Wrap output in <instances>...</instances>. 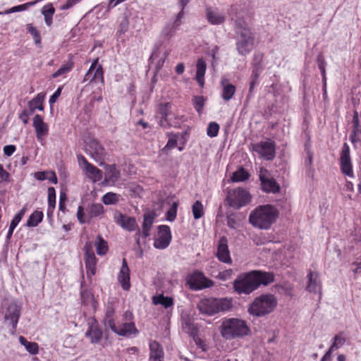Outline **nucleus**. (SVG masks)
Here are the masks:
<instances>
[{
  "mask_svg": "<svg viewBox=\"0 0 361 361\" xmlns=\"http://www.w3.org/2000/svg\"><path fill=\"white\" fill-rule=\"evenodd\" d=\"M104 207L100 203L92 204L88 209V219L97 217L103 214Z\"/></svg>",
  "mask_w": 361,
  "mask_h": 361,
  "instance_id": "nucleus-37",
  "label": "nucleus"
},
{
  "mask_svg": "<svg viewBox=\"0 0 361 361\" xmlns=\"http://www.w3.org/2000/svg\"><path fill=\"white\" fill-rule=\"evenodd\" d=\"M0 182H11V175L6 171L2 164H0Z\"/></svg>",
  "mask_w": 361,
  "mask_h": 361,
  "instance_id": "nucleus-55",
  "label": "nucleus"
},
{
  "mask_svg": "<svg viewBox=\"0 0 361 361\" xmlns=\"http://www.w3.org/2000/svg\"><path fill=\"white\" fill-rule=\"evenodd\" d=\"M95 247L97 253L99 255H104L108 252L109 248L107 242L105 241L100 235H99L97 238V240L95 242Z\"/></svg>",
  "mask_w": 361,
  "mask_h": 361,
  "instance_id": "nucleus-38",
  "label": "nucleus"
},
{
  "mask_svg": "<svg viewBox=\"0 0 361 361\" xmlns=\"http://www.w3.org/2000/svg\"><path fill=\"white\" fill-rule=\"evenodd\" d=\"M196 79L200 85L204 84V78L206 72L207 65L204 60L200 58L197 60L196 64Z\"/></svg>",
  "mask_w": 361,
  "mask_h": 361,
  "instance_id": "nucleus-29",
  "label": "nucleus"
},
{
  "mask_svg": "<svg viewBox=\"0 0 361 361\" xmlns=\"http://www.w3.org/2000/svg\"><path fill=\"white\" fill-rule=\"evenodd\" d=\"M221 336L226 340L243 338L250 334L247 322L239 318H224L220 326Z\"/></svg>",
  "mask_w": 361,
  "mask_h": 361,
  "instance_id": "nucleus-4",
  "label": "nucleus"
},
{
  "mask_svg": "<svg viewBox=\"0 0 361 361\" xmlns=\"http://www.w3.org/2000/svg\"><path fill=\"white\" fill-rule=\"evenodd\" d=\"M33 127L38 140H42L49 133L48 125L44 122L42 116L39 114L35 115L33 118Z\"/></svg>",
  "mask_w": 361,
  "mask_h": 361,
  "instance_id": "nucleus-21",
  "label": "nucleus"
},
{
  "mask_svg": "<svg viewBox=\"0 0 361 361\" xmlns=\"http://www.w3.org/2000/svg\"><path fill=\"white\" fill-rule=\"evenodd\" d=\"M241 7V4H239L232 5L228 13L232 19L234 16L236 17L234 27L236 50L239 55L245 56L253 49L255 36L239 13L242 10Z\"/></svg>",
  "mask_w": 361,
  "mask_h": 361,
  "instance_id": "nucleus-1",
  "label": "nucleus"
},
{
  "mask_svg": "<svg viewBox=\"0 0 361 361\" xmlns=\"http://www.w3.org/2000/svg\"><path fill=\"white\" fill-rule=\"evenodd\" d=\"M104 324L106 328L111 329V330L116 334L118 327L116 326L114 317L104 318Z\"/></svg>",
  "mask_w": 361,
  "mask_h": 361,
  "instance_id": "nucleus-56",
  "label": "nucleus"
},
{
  "mask_svg": "<svg viewBox=\"0 0 361 361\" xmlns=\"http://www.w3.org/2000/svg\"><path fill=\"white\" fill-rule=\"evenodd\" d=\"M307 290L312 293H321L322 284L319 279V274L317 271H309L307 274Z\"/></svg>",
  "mask_w": 361,
  "mask_h": 361,
  "instance_id": "nucleus-23",
  "label": "nucleus"
},
{
  "mask_svg": "<svg viewBox=\"0 0 361 361\" xmlns=\"http://www.w3.org/2000/svg\"><path fill=\"white\" fill-rule=\"evenodd\" d=\"M350 153V147L345 142L342 147L339 159L340 169L343 174L353 178L354 176V173Z\"/></svg>",
  "mask_w": 361,
  "mask_h": 361,
  "instance_id": "nucleus-13",
  "label": "nucleus"
},
{
  "mask_svg": "<svg viewBox=\"0 0 361 361\" xmlns=\"http://www.w3.org/2000/svg\"><path fill=\"white\" fill-rule=\"evenodd\" d=\"M118 281L123 290H128L130 289V269L125 258L122 260V266L118 275Z\"/></svg>",
  "mask_w": 361,
  "mask_h": 361,
  "instance_id": "nucleus-22",
  "label": "nucleus"
},
{
  "mask_svg": "<svg viewBox=\"0 0 361 361\" xmlns=\"http://www.w3.org/2000/svg\"><path fill=\"white\" fill-rule=\"evenodd\" d=\"M78 161L80 163L82 161L84 164V171L89 178L92 179L94 182L99 181L102 178V171L93 164L88 162L83 156L78 157Z\"/></svg>",
  "mask_w": 361,
  "mask_h": 361,
  "instance_id": "nucleus-20",
  "label": "nucleus"
},
{
  "mask_svg": "<svg viewBox=\"0 0 361 361\" xmlns=\"http://www.w3.org/2000/svg\"><path fill=\"white\" fill-rule=\"evenodd\" d=\"M99 62V59L97 58L96 59H94L93 61V62L92 63L88 71L87 72V73L85 74V77H84V79H83V82H92L93 81V78H92V73H93V71H94V69L96 68V66L97 65Z\"/></svg>",
  "mask_w": 361,
  "mask_h": 361,
  "instance_id": "nucleus-51",
  "label": "nucleus"
},
{
  "mask_svg": "<svg viewBox=\"0 0 361 361\" xmlns=\"http://www.w3.org/2000/svg\"><path fill=\"white\" fill-rule=\"evenodd\" d=\"M56 207V190L53 187L48 188V208Z\"/></svg>",
  "mask_w": 361,
  "mask_h": 361,
  "instance_id": "nucleus-49",
  "label": "nucleus"
},
{
  "mask_svg": "<svg viewBox=\"0 0 361 361\" xmlns=\"http://www.w3.org/2000/svg\"><path fill=\"white\" fill-rule=\"evenodd\" d=\"M177 207H178V203L173 202L172 206L167 211L166 219L169 221H173L175 220L176 215H177Z\"/></svg>",
  "mask_w": 361,
  "mask_h": 361,
  "instance_id": "nucleus-53",
  "label": "nucleus"
},
{
  "mask_svg": "<svg viewBox=\"0 0 361 361\" xmlns=\"http://www.w3.org/2000/svg\"><path fill=\"white\" fill-rule=\"evenodd\" d=\"M216 256L218 259L223 263L228 264L232 263V259L228 245V239L226 236H221L219 238Z\"/></svg>",
  "mask_w": 361,
  "mask_h": 361,
  "instance_id": "nucleus-16",
  "label": "nucleus"
},
{
  "mask_svg": "<svg viewBox=\"0 0 361 361\" xmlns=\"http://www.w3.org/2000/svg\"><path fill=\"white\" fill-rule=\"evenodd\" d=\"M80 1L81 0H67L63 5L60 6V9L62 11L69 9L79 3Z\"/></svg>",
  "mask_w": 361,
  "mask_h": 361,
  "instance_id": "nucleus-62",
  "label": "nucleus"
},
{
  "mask_svg": "<svg viewBox=\"0 0 361 361\" xmlns=\"http://www.w3.org/2000/svg\"><path fill=\"white\" fill-rule=\"evenodd\" d=\"M171 238L170 227L167 225H160L158 226V237L154 239V246L157 249H165L169 245Z\"/></svg>",
  "mask_w": 361,
  "mask_h": 361,
  "instance_id": "nucleus-14",
  "label": "nucleus"
},
{
  "mask_svg": "<svg viewBox=\"0 0 361 361\" xmlns=\"http://www.w3.org/2000/svg\"><path fill=\"white\" fill-rule=\"evenodd\" d=\"M187 283L191 290H200L212 287L214 282L199 271H194L188 278Z\"/></svg>",
  "mask_w": 361,
  "mask_h": 361,
  "instance_id": "nucleus-8",
  "label": "nucleus"
},
{
  "mask_svg": "<svg viewBox=\"0 0 361 361\" xmlns=\"http://www.w3.org/2000/svg\"><path fill=\"white\" fill-rule=\"evenodd\" d=\"M219 130V125L216 122H211L209 123L207 134L210 137H215L218 135Z\"/></svg>",
  "mask_w": 361,
  "mask_h": 361,
  "instance_id": "nucleus-48",
  "label": "nucleus"
},
{
  "mask_svg": "<svg viewBox=\"0 0 361 361\" xmlns=\"http://www.w3.org/2000/svg\"><path fill=\"white\" fill-rule=\"evenodd\" d=\"M172 104L170 102L160 103L158 105V114L160 116L169 117L171 114Z\"/></svg>",
  "mask_w": 361,
  "mask_h": 361,
  "instance_id": "nucleus-44",
  "label": "nucleus"
},
{
  "mask_svg": "<svg viewBox=\"0 0 361 361\" xmlns=\"http://www.w3.org/2000/svg\"><path fill=\"white\" fill-rule=\"evenodd\" d=\"M21 314V307L16 302L10 303L4 314V322L10 326L11 334L16 331L17 324Z\"/></svg>",
  "mask_w": 361,
  "mask_h": 361,
  "instance_id": "nucleus-10",
  "label": "nucleus"
},
{
  "mask_svg": "<svg viewBox=\"0 0 361 361\" xmlns=\"http://www.w3.org/2000/svg\"><path fill=\"white\" fill-rule=\"evenodd\" d=\"M85 151L95 161L100 164L103 163L106 157V150L97 140L90 139L86 143Z\"/></svg>",
  "mask_w": 361,
  "mask_h": 361,
  "instance_id": "nucleus-12",
  "label": "nucleus"
},
{
  "mask_svg": "<svg viewBox=\"0 0 361 361\" xmlns=\"http://www.w3.org/2000/svg\"><path fill=\"white\" fill-rule=\"evenodd\" d=\"M206 18L210 24L217 25L223 24L226 20V16L217 8L207 6L206 8Z\"/></svg>",
  "mask_w": 361,
  "mask_h": 361,
  "instance_id": "nucleus-19",
  "label": "nucleus"
},
{
  "mask_svg": "<svg viewBox=\"0 0 361 361\" xmlns=\"http://www.w3.org/2000/svg\"><path fill=\"white\" fill-rule=\"evenodd\" d=\"M44 214L42 211L36 210L32 213L26 223L27 227H35L43 220Z\"/></svg>",
  "mask_w": 361,
  "mask_h": 361,
  "instance_id": "nucleus-31",
  "label": "nucleus"
},
{
  "mask_svg": "<svg viewBox=\"0 0 361 361\" xmlns=\"http://www.w3.org/2000/svg\"><path fill=\"white\" fill-rule=\"evenodd\" d=\"M184 15H185L184 10L180 9V11L176 15V19H175L173 23L172 24V25L176 29H178L179 27V26L181 25V23H182L181 20L183 18Z\"/></svg>",
  "mask_w": 361,
  "mask_h": 361,
  "instance_id": "nucleus-59",
  "label": "nucleus"
},
{
  "mask_svg": "<svg viewBox=\"0 0 361 361\" xmlns=\"http://www.w3.org/2000/svg\"><path fill=\"white\" fill-rule=\"evenodd\" d=\"M94 73H92V78L93 80H99L103 82L104 81V71L102 65L97 63L96 66V68L93 71Z\"/></svg>",
  "mask_w": 361,
  "mask_h": 361,
  "instance_id": "nucleus-52",
  "label": "nucleus"
},
{
  "mask_svg": "<svg viewBox=\"0 0 361 361\" xmlns=\"http://www.w3.org/2000/svg\"><path fill=\"white\" fill-rule=\"evenodd\" d=\"M45 97V94L43 93H39L35 97H34L28 103L29 106H32V112H35L36 109L39 111L44 110L43 102Z\"/></svg>",
  "mask_w": 361,
  "mask_h": 361,
  "instance_id": "nucleus-32",
  "label": "nucleus"
},
{
  "mask_svg": "<svg viewBox=\"0 0 361 361\" xmlns=\"http://www.w3.org/2000/svg\"><path fill=\"white\" fill-rule=\"evenodd\" d=\"M114 220L117 224L128 231H135L139 228L135 218L133 216H128L121 213H118L115 215Z\"/></svg>",
  "mask_w": 361,
  "mask_h": 361,
  "instance_id": "nucleus-17",
  "label": "nucleus"
},
{
  "mask_svg": "<svg viewBox=\"0 0 361 361\" xmlns=\"http://www.w3.org/2000/svg\"><path fill=\"white\" fill-rule=\"evenodd\" d=\"M156 215L154 213L145 214L142 225V238H147L150 235V231L154 224Z\"/></svg>",
  "mask_w": 361,
  "mask_h": 361,
  "instance_id": "nucleus-26",
  "label": "nucleus"
},
{
  "mask_svg": "<svg viewBox=\"0 0 361 361\" xmlns=\"http://www.w3.org/2000/svg\"><path fill=\"white\" fill-rule=\"evenodd\" d=\"M84 260L85 264L87 276L91 279L92 276L96 273V267L97 264V259L93 250L92 243L90 241H87L84 246Z\"/></svg>",
  "mask_w": 361,
  "mask_h": 361,
  "instance_id": "nucleus-11",
  "label": "nucleus"
},
{
  "mask_svg": "<svg viewBox=\"0 0 361 361\" xmlns=\"http://www.w3.org/2000/svg\"><path fill=\"white\" fill-rule=\"evenodd\" d=\"M176 29L172 25H167L162 30L161 35L166 39H170L175 33Z\"/></svg>",
  "mask_w": 361,
  "mask_h": 361,
  "instance_id": "nucleus-54",
  "label": "nucleus"
},
{
  "mask_svg": "<svg viewBox=\"0 0 361 361\" xmlns=\"http://www.w3.org/2000/svg\"><path fill=\"white\" fill-rule=\"evenodd\" d=\"M27 211L26 206H24L13 218V219L11 221L9 227L11 228V229H15L18 224L20 223V221L23 218L25 212Z\"/></svg>",
  "mask_w": 361,
  "mask_h": 361,
  "instance_id": "nucleus-45",
  "label": "nucleus"
},
{
  "mask_svg": "<svg viewBox=\"0 0 361 361\" xmlns=\"http://www.w3.org/2000/svg\"><path fill=\"white\" fill-rule=\"evenodd\" d=\"M264 69V66H252V74L250 75L251 78H257L259 79V77L261 74V73L262 72Z\"/></svg>",
  "mask_w": 361,
  "mask_h": 361,
  "instance_id": "nucleus-64",
  "label": "nucleus"
},
{
  "mask_svg": "<svg viewBox=\"0 0 361 361\" xmlns=\"http://www.w3.org/2000/svg\"><path fill=\"white\" fill-rule=\"evenodd\" d=\"M80 297L82 303L85 305L94 303L93 294L88 290H82L80 291Z\"/></svg>",
  "mask_w": 361,
  "mask_h": 361,
  "instance_id": "nucleus-46",
  "label": "nucleus"
},
{
  "mask_svg": "<svg viewBox=\"0 0 361 361\" xmlns=\"http://www.w3.org/2000/svg\"><path fill=\"white\" fill-rule=\"evenodd\" d=\"M20 343L25 346L26 350L32 355H37L39 352V345L35 342L28 341L24 336L19 337Z\"/></svg>",
  "mask_w": 361,
  "mask_h": 361,
  "instance_id": "nucleus-33",
  "label": "nucleus"
},
{
  "mask_svg": "<svg viewBox=\"0 0 361 361\" xmlns=\"http://www.w3.org/2000/svg\"><path fill=\"white\" fill-rule=\"evenodd\" d=\"M152 303L155 305H161L165 309L171 307L174 305L173 299L171 297L164 296V294H158L152 297Z\"/></svg>",
  "mask_w": 361,
  "mask_h": 361,
  "instance_id": "nucleus-28",
  "label": "nucleus"
},
{
  "mask_svg": "<svg viewBox=\"0 0 361 361\" xmlns=\"http://www.w3.org/2000/svg\"><path fill=\"white\" fill-rule=\"evenodd\" d=\"M102 202L104 204H113L118 202V195L113 192H107L102 197Z\"/></svg>",
  "mask_w": 361,
  "mask_h": 361,
  "instance_id": "nucleus-47",
  "label": "nucleus"
},
{
  "mask_svg": "<svg viewBox=\"0 0 361 361\" xmlns=\"http://www.w3.org/2000/svg\"><path fill=\"white\" fill-rule=\"evenodd\" d=\"M259 83V79L253 78L250 77V82L249 84V92L247 95V99H250L253 96V91L255 87L258 85Z\"/></svg>",
  "mask_w": 361,
  "mask_h": 361,
  "instance_id": "nucleus-57",
  "label": "nucleus"
},
{
  "mask_svg": "<svg viewBox=\"0 0 361 361\" xmlns=\"http://www.w3.org/2000/svg\"><path fill=\"white\" fill-rule=\"evenodd\" d=\"M192 212L195 219H199L204 216V207L200 200H197L192 206Z\"/></svg>",
  "mask_w": 361,
  "mask_h": 361,
  "instance_id": "nucleus-41",
  "label": "nucleus"
},
{
  "mask_svg": "<svg viewBox=\"0 0 361 361\" xmlns=\"http://www.w3.org/2000/svg\"><path fill=\"white\" fill-rule=\"evenodd\" d=\"M263 54L262 53H255L253 56L252 66H263Z\"/></svg>",
  "mask_w": 361,
  "mask_h": 361,
  "instance_id": "nucleus-61",
  "label": "nucleus"
},
{
  "mask_svg": "<svg viewBox=\"0 0 361 361\" xmlns=\"http://www.w3.org/2000/svg\"><path fill=\"white\" fill-rule=\"evenodd\" d=\"M159 125L164 129H167L171 127L178 128L180 127V122L178 121H172V118L170 117L160 116Z\"/></svg>",
  "mask_w": 361,
  "mask_h": 361,
  "instance_id": "nucleus-40",
  "label": "nucleus"
},
{
  "mask_svg": "<svg viewBox=\"0 0 361 361\" xmlns=\"http://www.w3.org/2000/svg\"><path fill=\"white\" fill-rule=\"evenodd\" d=\"M197 308L202 314L213 316L219 312L230 311L233 308V300L228 298H207L200 300Z\"/></svg>",
  "mask_w": 361,
  "mask_h": 361,
  "instance_id": "nucleus-5",
  "label": "nucleus"
},
{
  "mask_svg": "<svg viewBox=\"0 0 361 361\" xmlns=\"http://www.w3.org/2000/svg\"><path fill=\"white\" fill-rule=\"evenodd\" d=\"M226 219L227 226L232 229H235L238 224L235 220V215L233 214H228Z\"/></svg>",
  "mask_w": 361,
  "mask_h": 361,
  "instance_id": "nucleus-60",
  "label": "nucleus"
},
{
  "mask_svg": "<svg viewBox=\"0 0 361 361\" xmlns=\"http://www.w3.org/2000/svg\"><path fill=\"white\" fill-rule=\"evenodd\" d=\"M346 341V338L343 336V333H339L334 336L332 338V343L329 348V350L334 352V350L342 347Z\"/></svg>",
  "mask_w": 361,
  "mask_h": 361,
  "instance_id": "nucleus-36",
  "label": "nucleus"
},
{
  "mask_svg": "<svg viewBox=\"0 0 361 361\" xmlns=\"http://www.w3.org/2000/svg\"><path fill=\"white\" fill-rule=\"evenodd\" d=\"M26 29L32 37L35 45L40 48L42 47V37L39 30L31 23L27 24Z\"/></svg>",
  "mask_w": 361,
  "mask_h": 361,
  "instance_id": "nucleus-34",
  "label": "nucleus"
},
{
  "mask_svg": "<svg viewBox=\"0 0 361 361\" xmlns=\"http://www.w3.org/2000/svg\"><path fill=\"white\" fill-rule=\"evenodd\" d=\"M88 329L85 336L88 338L92 344L98 343L103 337V331L100 329L98 322L94 317L90 318L87 322Z\"/></svg>",
  "mask_w": 361,
  "mask_h": 361,
  "instance_id": "nucleus-15",
  "label": "nucleus"
},
{
  "mask_svg": "<svg viewBox=\"0 0 361 361\" xmlns=\"http://www.w3.org/2000/svg\"><path fill=\"white\" fill-rule=\"evenodd\" d=\"M192 102L196 111L199 114H202L206 102L205 98L203 96H194Z\"/></svg>",
  "mask_w": 361,
  "mask_h": 361,
  "instance_id": "nucleus-43",
  "label": "nucleus"
},
{
  "mask_svg": "<svg viewBox=\"0 0 361 361\" xmlns=\"http://www.w3.org/2000/svg\"><path fill=\"white\" fill-rule=\"evenodd\" d=\"M278 210L272 205L266 204L257 207L249 216L250 223L260 229H268L276 221Z\"/></svg>",
  "mask_w": 361,
  "mask_h": 361,
  "instance_id": "nucleus-3",
  "label": "nucleus"
},
{
  "mask_svg": "<svg viewBox=\"0 0 361 361\" xmlns=\"http://www.w3.org/2000/svg\"><path fill=\"white\" fill-rule=\"evenodd\" d=\"M73 68V62H68L62 65L56 72L51 75L52 78H56L69 73Z\"/></svg>",
  "mask_w": 361,
  "mask_h": 361,
  "instance_id": "nucleus-42",
  "label": "nucleus"
},
{
  "mask_svg": "<svg viewBox=\"0 0 361 361\" xmlns=\"http://www.w3.org/2000/svg\"><path fill=\"white\" fill-rule=\"evenodd\" d=\"M4 154L5 156H11L16 150V147L13 145H8L4 147Z\"/></svg>",
  "mask_w": 361,
  "mask_h": 361,
  "instance_id": "nucleus-63",
  "label": "nucleus"
},
{
  "mask_svg": "<svg viewBox=\"0 0 361 361\" xmlns=\"http://www.w3.org/2000/svg\"><path fill=\"white\" fill-rule=\"evenodd\" d=\"M277 300L272 294H262L254 299L248 305V313L257 317L266 316L274 311Z\"/></svg>",
  "mask_w": 361,
  "mask_h": 361,
  "instance_id": "nucleus-6",
  "label": "nucleus"
},
{
  "mask_svg": "<svg viewBox=\"0 0 361 361\" xmlns=\"http://www.w3.org/2000/svg\"><path fill=\"white\" fill-rule=\"evenodd\" d=\"M250 192L242 188H235L228 192L226 201L228 204L235 209H238L251 202Z\"/></svg>",
  "mask_w": 361,
  "mask_h": 361,
  "instance_id": "nucleus-7",
  "label": "nucleus"
},
{
  "mask_svg": "<svg viewBox=\"0 0 361 361\" xmlns=\"http://www.w3.org/2000/svg\"><path fill=\"white\" fill-rule=\"evenodd\" d=\"M120 177V172L118 171L115 165L110 166L106 173V180L114 183Z\"/></svg>",
  "mask_w": 361,
  "mask_h": 361,
  "instance_id": "nucleus-39",
  "label": "nucleus"
},
{
  "mask_svg": "<svg viewBox=\"0 0 361 361\" xmlns=\"http://www.w3.org/2000/svg\"><path fill=\"white\" fill-rule=\"evenodd\" d=\"M55 13V8L52 4H47L42 8V13L44 16L45 24L50 27L52 25V18Z\"/></svg>",
  "mask_w": 361,
  "mask_h": 361,
  "instance_id": "nucleus-30",
  "label": "nucleus"
},
{
  "mask_svg": "<svg viewBox=\"0 0 361 361\" xmlns=\"http://www.w3.org/2000/svg\"><path fill=\"white\" fill-rule=\"evenodd\" d=\"M262 190L267 193H278L280 192L281 187L276 180L266 174L259 175Z\"/></svg>",
  "mask_w": 361,
  "mask_h": 361,
  "instance_id": "nucleus-18",
  "label": "nucleus"
},
{
  "mask_svg": "<svg viewBox=\"0 0 361 361\" xmlns=\"http://www.w3.org/2000/svg\"><path fill=\"white\" fill-rule=\"evenodd\" d=\"M250 173L243 167H240L238 170L233 173L231 180L233 182L245 181L250 178Z\"/></svg>",
  "mask_w": 361,
  "mask_h": 361,
  "instance_id": "nucleus-35",
  "label": "nucleus"
},
{
  "mask_svg": "<svg viewBox=\"0 0 361 361\" xmlns=\"http://www.w3.org/2000/svg\"><path fill=\"white\" fill-rule=\"evenodd\" d=\"M138 333V330L137 329L135 324L134 322L124 323L120 326L117 328V331L116 332V334L129 337L133 334H137Z\"/></svg>",
  "mask_w": 361,
  "mask_h": 361,
  "instance_id": "nucleus-27",
  "label": "nucleus"
},
{
  "mask_svg": "<svg viewBox=\"0 0 361 361\" xmlns=\"http://www.w3.org/2000/svg\"><path fill=\"white\" fill-rule=\"evenodd\" d=\"M252 150L259 154L265 160L271 161L276 156V143L268 138L252 145Z\"/></svg>",
  "mask_w": 361,
  "mask_h": 361,
  "instance_id": "nucleus-9",
  "label": "nucleus"
},
{
  "mask_svg": "<svg viewBox=\"0 0 361 361\" xmlns=\"http://www.w3.org/2000/svg\"><path fill=\"white\" fill-rule=\"evenodd\" d=\"M274 281L273 273L255 270L238 275L233 283V287L240 295H249L260 286H267Z\"/></svg>",
  "mask_w": 361,
  "mask_h": 361,
  "instance_id": "nucleus-2",
  "label": "nucleus"
},
{
  "mask_svg": "<svg viewBox=\"0 0 361 361\" xmlns=\"http://www.w3.org/2000/svg\"><path fill=\"white\" fill-rule=\"evenodd\" d=\"M83 211H84V209H83L82 206H79L78 207L77 218H78V221L81 224H83L86 222L90 223V219H85Z\"/></svg>",
  "mask_w": 361,
  "mask_h": 361,
  "instance_id": "nucleus-58",
  "label": "nucleus"
},
{
  "mask_svg": "<svg viewBox=\"0 0 361 361\" xmlns=\"http://www.w3.org/2000/svg\"><path fill=\"white\" fill-rule=\"evenodd\" d=\"M185 331L190 336L195 338L197 336L198 328L193 323L190 322H185L183 326Z\"/></svg>",
  "mask_w": 361,
  "mask_h": 361,
  "instance_id": "nucleus-50",
  "label": "nucleus"
},
{
  "mask_svg": "<svg viewBox=\"0 0 361 361\" xmlns=\"http://www.w3.org/2000/svg\"><path fill=\"white\" fill-rule=\"evenodd\" d=\"M149 360L151 361H164V352L162 346L156 341L149 343Z\"/></svg>",
  "mask_w": 361,
  "mask_h": 361,
  "instance_id": "nucleus-24",
  "label": "nucleus"
},
{
  "mask_svg": "<svg viewBox=\"0 0 361 361\" xmlns=\"http://www.w3.org/2000/svg\"><path fill=\"white\" fill-rule=\"evenodd\" d=\"M221 86L222 87V99L226 102L231 100L236 92L235 86L229 83L228 79L227 78L221 79Z\"/></svg>",
  "mask_w": 361,
  "mask_h": 361,
  "instance_id": "nucleus-25",
  "label": "nucleus"
}]
</instances>
